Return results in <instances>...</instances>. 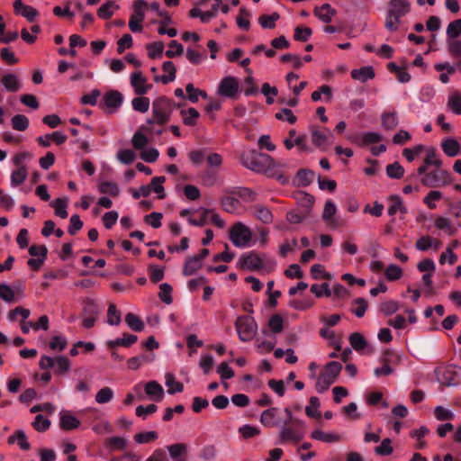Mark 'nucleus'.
Wrapping results in <instances>:
<instances>
[{"label": "nucleus", "mask_w": 461, "mask_h": 461, "mask_svg": "<svg viewBox=\"0 0 461 461\" xmlns=\"http://www.w3.org/2000/svg\"><path fill=\"white\" fill-rule=\"evenodd\" d=\"M447 108L456 114H461V93L454 91L448 95Z\"/></svg>", "instance_id": "nucleus-37"}, {"label": "nucleus", "mask_w": 461, "mask_h": 461, "mask_svg": "<svg viewBox=\"0 0 461 461\" xmlns=\"http://www.w3.org/2000/svg\"><path fill=\"white\" fill-rule=\"evenodd\" d=\"M240 162L245 167L256 173L266 174L268 176H276V167L277 165L268 154L249 150L240 156Z\"/></svg>", "instance_id": "nucleus-1"}, {"label": "nucleus", "mask_w": 461, "mask_h": 461, "mask_svg": "<svg viewBox=\"0 0 461 461\" xmlns=\"http://www.w3.org/2000/svg\"><path fill=\"white\" fill-rule=\"evenodd\" d=\"M131 104L135 111L144 113L149 111V99L140 95L132 99Z\"/></svg>", "instance_id": "nucleus-53"}, {"label": "nucleus", "mask_w": 461, "mask_h": 461, "mask_svg": "<svg viewBox=\"0 0 461 461\" xmlns=\"http://www.w3.org/2000/svg\"><path fill=\"white\" fill-rule=\"evenodd\" d=\"M280 19L278 13L274 12L272 14H262L258 18V23L264 29H274L276 27V22Z\"/></svg>", "instance_id": "nucleus-40"}, {"label": "nucleus", "mask_w": 461, "mask_h": 461, "mask_svg": "<svg viewBox=\"0 0 461 461\" xmlns=\"http://www.w3.org/2000/svg\"><path fill=\"white\" fill-rule=\"evenodd\" d=\"M145 393L155 401H161L164 396L163 387L156 381H149L145 384Z\"/></svg>", "instance_id": "nucleus-27"}, {"label": "nucleus", "mask_w": 461, "mask_h": 461, "mask_svg": "<svg viewBox=\"0 0 461 461\" xmlns=\"http://www.w3.org/2000/svg\"><path fill=\"white\" fill-rule=\"evenodd\" d=\"M80 426V420L73 416L69 411H63L60 412L59 427L63 430H72Z\"/></svg>", "instance_id": "nucleus-18"}, {"label": "nucleus", "mask_w": 461, "mask_h": 461, "mask_svg": "<svg viewBox=\"0 0 461 461\" xmlns=\"http://www.w3.org/2000/svg\"><path fill=\"white\" fill-rule=\"evenodd\" d=\"M313 14L318 17L322 23H329L332 18L337 14V11L331 7L330 4H323L321 6H316L313 9Z\"/></svg>", "instance_id": "nucleus-17"}, {"label": "nucleus", "mask_w": 461, "mask_h": 461, "mask_svg": "<svg viewBox=\"0 0 461 461\" xmlns=\"http://www.w3.org/2000/svg\"><path fill=\"white\" fill-rule=\"evenodd\" d=\"M203 267V262L195 256L189 257L184 265L183 275L189 276L194 275Z\"/></svg>", "instance_id": "nucleus-30"}, {"label": "nucleus", "mask_w": 461, "mask_h": 461, "mask_svg": "<svg viewBox=\"0 0 461 461\" xmlns=\"http://www.w3.org/2000/svg\"><path fill=\"white\" fill-rule=\"evenodd\" d=\"M229 237L235 247L245 248L249 246L251 240L252 232L244 223L236 222L230 228Z\"/></svg>", "instance_id": "nucleus-6"}, {"label": "nucleus", "mask_w": 461, "mask_h": 461, "mask_svg": "<svg viewBox=\"0 0 461 461\" xmlns=\"http://www.w3.org/2000/svg\"><path fill=\"white\" fill-rule=\"evenodd\" d=\"M411 5L407 0H391L389 2L388 14L401 18L410 12Z\"/></svg>", "instance_id": "nucleus-16"}, {"label": "nucleus", "mask_w": 461, "mask_h": 461, "mask_svg": "<svg viewBox=\"0 0 461 461\" xmlns=\"http://www.w3.org/2000/svg\"><path fill=\"white\" fill-rule=\"evenodd\" d=\"M84 312L86 314V316L84 317L82 325L86 329H90L95 325L96 321V316L98 313L97 306L93 303H89L85 306Z\"/></svg>", "instance_id": "nucleus-22"}, {"label": "nucleus", "mask_w": 461, "mask_h": 461, "mask_svg": "<svg viewBox=\"0 0 461 461\" xmlns=\"http://www.w3.org/2000/svg\"><path fill=\"white\" fill-rule=\"evenodd\" d=\"M235 327L241 341H250L258 331V325L251 316H240L235 321Z\"/></svg>", "instance_id": "nucleus-4"}, {"label": "nucleus", "mask_w": 461, "mask_h": 461, "mask_svg": "<svg viewBox=\"0 0 461 461\" xmlns=\"http://www.w3.org/2000/svg\"><path fill=\"white\" fill-rule=\"evenodd\" d=\"M384 276L388 281H396L402 276V270L400 267L391 264L385 269Z\"/></svg>", "instance_id": "nucleus-57"}, {"label": "nucleus", "mask_w": 461, "mask_h": 461, "mask_svg": "<svg viewBox=\"0 0 461 461\" xmlns=\"http://www.w3.org/2000/svg\"><path fill=\"white\" fill-rule=\"evenodd\" d=\"M341 369L342 365L337 361L327 363L317 378L315 384L316 391L319 393H322L327 391L330 386L335 383Z\"/></svg>", "instance_id": "nucleus-3"}, {"label": "nucleus", "mask_w": 461, "mask_h": 461, "mask_svg": "<svg viewBox=\"0 0 461 461\" xmlns=\"http://www.w3.org/2000/svg\"><path fill=\"white\" fill-rule=\"evenodd\" d=\"M452 178L448 171L436 168L421 177L420 183L427 187H440L451 184Z\"/></svg>", "instance_id": "nucleus-7"}, {"label": "nucleus", "mask_w": 461, "mask_h": 461, "mask_svg": "<svg viewBox=\"0 0 461 461\" xmlns=\"http://www.w3.org/2000/svg\"><path fill=\"white\" fill-rule=\"evenodd\" d=\"M119 6L113 1H107L102 5L97 10V15L101 19L108 20L113 14V9H118Z\"/></svg>", "instance_id": "nucleus-39"}, {"label": "nucleus", "mask_w": 461, "mask_h": 461, "mask_svg": "<svg viewBox=\"0 0 461 461\" xmlns=\"http://www.w3.org/2000/svg\"><path fill=\"white\" fill-rule=\"evenodd\" d=\"M284 423L285 426L280 431V438L282 441H294L297 443L303 439V433L300 430L301 427H287L288 421H285Z\"/></svg>", "instance_id": "nucleus-15"}, {"label": "nucleus", "mask_w": 461, "mask_h": 461, "mask_svg": "<svg viewBox=\"0 0 461 461\" xmlns=\"http://www.w3.org/2000/svg\"><path fill=\"white\" fill-rule=\"evenodd\" d=\"M98 189L101 194H109L113 197H117L120 194V188L114 182H102Z\"/></svg>", "instance_id": "nucleus-41"}, {"label": "nucleus", "mask_w": 461, "mask_h": 461, "mask_svg": "<svg viewBox=\"0 0 461 461\" xmlns=\"http://www.w3.org/2000/svg\"><path fill=\"white\" fill-rule=\"evenodd\" d=\"M113 397V391L110 387H104L95 395V402L99 404L109 402Z\"/></svg>", "instance_id": "nucleus-61"}, {"label": "nucleus", "mask_w": 461, "mask_h": 461, "mask_svg": "<svg viewBox=\"0 0 461 461\" xmlns=\"http://www.w3.org/2000/svg\"><path fill=\"white\" fill-rule=\"evenodd\" d=\"M386 174L390 178L400 179L404 175V168L398 162H393L386 166Z\"/></svg>", "instance_id": "nucleus-48"}, {"label": "nucleus", "mask_w": 461, "mask_h": 461, "mask_svg": "<svg viewBox=\"0 0 461 461\" xmlns=\"http://www.w3.org/2000/svg\"><path fill=\"white\" fill-rule=\"evenodd\" d=\"M461 34V19L451 22L447 28V35L455 39Z\"/></svg>", "instance_id": "nucleus-64"}, {"label": "nucleus", "mask_w": 461, "mask_h": 461, "mask_svg": "<svg viewBox=\"0 0 461 461\" xmlns=\"http://www.w3.org/2000/svg\"><path fill=\"white\" fill-rule=\"evenodd\" d=\"M131 85L138 95H143L149 92L152 85L147 84V79L140 71L135 72L131 76Z\"/></svg>", "instance_id": "nucleus-13"}, {"label": "nucleus", "mask_w": 461, "mask_h": 461, "mask_svg": "<svg viewBox=\"0 0 461 461\" xmlns=\"http://www.w3.org/2000/svg\"><path fill=\"white\" fill-rule=\"evenodd\" d=\"M172 286L167 283H163L159 285V299L166 304H171L173 302L172 298Z\"/></svg>", "instance_id": "nucleus-50"}, {"label": "nucleus", "mask_w": 461, "mask_h": 461, "mask_svg": "<svg viewBox=\"0 0 461 461\" xmlns=\"http://www.w3.org/2000/svg\"><path fill=\"white\" fill-rule=\"evenodd\" d=\"M239 91V81L233 77H224L218 87V94L229 98H233Z\"/></svg>", "instance_id": "nucleus-11"}, {"label": "nucleus", "mask_w": 461, "mask_h": 461, "mask_svg": "<svg viewBox=\"0 0 461 461\" xmlns=\"http://www.w3.org/2000/svg\"><path fill=\"white\" fill-rule=\"evenodd\" d=\"M158 435L156 431H145L137 433L134 435V440L138 444H147L149 442H153L158 439Z\"/></svg>", "instance_id": "nucleus-52"}, {"label": "nucleus", "mask_w": 461, "mask_h": 461, "mask_svg": "<svg viewBox=\"0 0 461 461\" xmlns=\"http://www.w3.org/2000/svg\"><path fill=\"white\" fill-rule=\"evenodd\" d=\"M162 69L167 75L160 76V80L163 84L173 82L176 78V68L172 61H165L162 65Z\"/></svg>", "instance_id": "nucleus-34"}, {"label": "nucleus", "mask_w": 461, "mask_h": 461, "mask_svg": "<svg viewBox=\"0 0 461 461\" xmlns=\"http://www.w3.org/2000/svg\"><path fill=\"white\" fill-rule=\"evenodd\" d=\"M441 149L447 157L460 155L461 144L454 138H447L441 142Z\"/></svg>", "instance_id": "nucleus-21"}, {"label": "nucleus", "mask_w": 461, "mask_h": 461, "mask_svg": "<svg viewBox=\"0 0 461 461\" xmlns=\"http://www.w3.org/2000/svg\"><path fill=\"white\" fill-rule=\"evenodd\" d=\"M311 139L313 145L322 150L328 149L331 143L332 133L330 130L324 131H320L317 127L312 126L310 129Z\"/></svg>", "instance_id": "nucleus-10"}, {"label": "nucleus", "mask_w": 461, "mask_h": 461, "mask_svg": "<svg viewBox=\"0 0 461 461\" xmlns=\"http://www.w3.org/2000/svg\"><path fill=\"white\" fill-rule=\"evenodd\" d=\"M173 461H186L187 446L184 443H176L167 447Z\"/></svg>", "instance_id": "nucleus-19"}, {"label": "nucleus", "mask_w": 461, "mask_h": 461, "mask_svg": "<svg viewBox=\"0 0 461 461\" xmlns=\"http://www.w3.org/2000/svg\"><path fill=\"white\" fill-rule=\"evenodd\" d=\"M141 131L148 132L149 128L146 125H141L140 130L132 136L131 143L136 149H142L149 143L148 138Z\"/></svg>", "instance_id": "nucleus-29"}, {"label": "nucleus", "mask_w": 461, "mask_h": 461, "mask_svg": "<svg viewBox=\"0 0 461 461\" xmlns=\"http://www.w3.org/2000/svg\"><path fill=\"white\" fill-rule=\"evenodd\" d=\"M180 114L183 119V122L186 126H195L197 120L200 117L199 112L195 108H188L187 110H182Z\"/></svg>", "instance_id": "nucleus-32"}, {"label": "nucleus", "mask_w": 461, "mask_h": 461, "mask_svg": "<svg viewBox=\"0 0 461 461\" xmlns=\"http://www.w3.org/2000/svg\"><path fill=\"white\" fill-rule=\"evenodd\" d=\"M389 199L391 201V205L388 208V214L390 216H393L397 212L403 214L407 212V208L403 204L402 200L399 195H391Z\"/></svg>", "instance_id": "nucleus-31"}, {"label": "nucleus", "mask_w": 461, "mask_h": 461, "mask_svg": "<svg viewBox=\"0 0 461 461\" xmlns=\"http://www.w3.org/2000/svg\"><path fill=\"white\" fill-rule=\"evenodd\" d=\"M12 127L14 130L23 131L28 129L29 127V120L28 118L23 114H16L14 115L12 120Z\"/></svg>", "instance_id": "nucleus-47"}, {"label": "nucleus", "mask_w": 461, "mask_h": 461, "mask_svg": "<svg viewBox=\"0 0 461 461\" xmlns=\"http://www.w3.org/2000/svg\"><path fill=\"white\" fill-rule=\"evenodd\" d=\"M311 437L313 439L331 443V442H337L339 440V437L337 434L332 433H326L320 429H315L312 432Z\"/></svg>", "instance_id": "nucleus-43"}, {"label": "nucleus", "mask_w": 461, "mask_h": 461, "mask_svg": "<svg viewBox=\"0 0 461 461\" xmlns=\"http://www.w3.org/2000/svg\"><path fill=\"white\" fill-rule=\"evenodd\" d=\"M176 104L166 96H159L152 103V118L147 121L148 124L164 125L169 122Z\"/></svg>", "instance_id": "nucleus-2"}, {"label": "nucleus", "mask_w": 461, "mask_h": 461, "mask_svg": "<svg viewBox=\"0 0 461 461\" xmlns=\"http://www.w3.org/2000/svg\"><path fill=\"white\" fill-rule=\"evenodd\" d=\"M443 194L441 192L437 190H431L428 193V194L424 197L423 203L430 209L433 210L437 207L435 201H439L442 199Z\"/></svg>", "instance_id": "nucleus-59"}, {"label": "nucleus", "mask_w": 461, "mask_h": 461, "mask_svg": "<svg viewBox=\"0 0 461 461\" xmlns=\"http://www.w3.org/2000/svg\"><path fill=\"white\" fill-rule=\"evenodd\" d=\"M166 384L168 387L167 393L169 394H174L176 393H181L184 390V385L180 382L175 380V377L171 374L167 375Z\"/></svg>", "instance_id": "nucleus-54"}, {"label": "nucleus", "mask_w": 461, "mask_h": 461, "mask_svg": "<svg viewBox=\"0 0 461 461\" xmlns=\"http://www.w3.org/2000/svg\"><path fill=\"white\" fill-rule=\"evenodd\" d=\"M240 267L249 270H258L264 267L263 258L255 252L243 254L238 262Z\"/></svg>", "instance_id": "nucleus-12"}, {"label": "nucleus", "mask_w": 461, "mask_h": 461, "mask_svg": "<svg viewBox=\"0 0 461 461\" xmlns=\"http://www.w3.org/2000/svg\"><path fill=\"white\" fill-rule=\"evenodd\" d=\"M312 33V31L310 27L297 26L294 29V39L297 41L305 42L310 39Z\"/></svg>", "instance_id": "nucleus-62"}, {"label": "nucleus", "mask_w": 461, "mask_h": 461, "mask_svg": "<svg viewBox=\"0 0 461 461\" xmlns=\"http://www.w3.org/2000/svg\"><path fill=\"white\" fill-rule=\"evenodd\" d=\"M337 208L335 203L328 200L325 203L323 212H322V219L329 222L332 227H337L338 225L335 222V220H333V216L336 214Z\"/></svg>", "instance_id": "nucleus-35"}, {"label": "nucleus", "mask_w": 461, "mask_h": 461, "mask_svg": "<svg viewBox=\"0 0 461 461\" xmlns=\"http://www.w3.org/2000/svg\"><path fill=\"white\" fill-rule=\"evenodd\" d=\"M148 4L144 0H138L133 4V12L129 21L130 30L133 32H140L142 31L141 23L145 18L144 7Z\"/></svg>", "instance_id": "nucleus-8"}, {"label": "nucleus", "mask_w": 461, "mask_h": 461, "mask_svg": "<svg viewBox=\"0 0 461 461\" xmlns=\"http://www.w3.org/2000/svg\"><path fill=\"white\" fill-rule=\"evenodd\" d=\"M39 366L42 370L54 368L57 375H64L70 369V360L66 356H59L51 357L49 356H42L39 362Z\"/></svg>", "instance_id": "nucleus-5"}, {"label": "nucleus", "mask_w": 461, "mask_h": 461, "mask_svg": "<svg viewBox=\"0 0 461 461\" xmlns=\"http://www.w3.org/2000/svg\"><path fill=\"white\" fill-rule=\"evenodd\" d=\"M225 193L229 194L237 195L238 197L243 199L245 202L248 203L255 201L257 196L256 193L253 190L242 186L234 187L231 190H226Z\"/></svg>", "instance_id": "nucleus-25"}, {"label": "nucleus", "mask_w": 461, "mask_h": 461, "mask_svg": "<svg viewBox=\"0 0 461 461\" xmlns=\"http://www.w3.org/2000/svg\"><path fill=\"white\" fill-rule=\"evenodd\" d=\"M309 402L310 405L306 406L305 408L306 415L310 418H319L321 416V413L318 411V408L320 407L319 398L316 396H312Z\"/></svg>", "instance_id": "nucleus-56"}, {"label": "nucleus", "mask_w": 461, "mask_h": 461, "mask_svg": "<svg viewBox=\"0 0 461 461\" xmlns=\"http://www.w3.org/2000/svg\"><path fill=\"white\" fill-rule=\"evenodd\" d=\"M352 305L356 306V308H353L351 311L358 318H361L365 315L368 307L366 300L362 297L355 299L352 303Z\"/></svg>", "instance_id": "nucleus-51"}, {"label": "nucleus", "mask_w": 461, "mask_h": 461, "mask_svg": "<svg viewBox=\"0 0 461 461\" xmlns=\"http://www.w3.org/2000/svg\"><path fill=\"white\" fill-rule=\"evenodd\" d=\"M349 343L356 351L363 350L367 345L366 339L358 332H354L349 336Z\"/></svg>", "instance_id": "nucleus-46"}, {"label": "nucleus", "mask_w": 461, "mask_h": 461, "mask_svg": "<svg viewBox=\"0 0 461 461\" xmlns=\"http://www.w3.org/2000/svg\"><path fill=\"white\" fill-rule=\"evenodd\" d=\"M7 441L9 444H14L16 442L20 448L23 450H29L31 448V445L27 440V437L23 430H17L14 434L8 438Z\"/></svg>", "instance_id": "nucleus-33"}, {"label": "nucleus", "mask_w": 461, "mask_h": 461, "mask_svg": "<svg viewBox=\"0 0 461 461\" xmlns=\"http://www.w3.org/2000/svg\"><path fill=\"white\" fill-rule=\"evenodd\" d=\"M14 9L16 14L23 16L31 23L33 22L39 14L34 7L26 5L22 0H15L14 2Z\"/></svg>", "instance_id": "nucleus-14"}, {"label": "nucleus", "mask_w": 461, "mask_h": 461, "mask_svg": "<svg viewBox=\"0 0 461 461\" xmlns=\"http://www.w3.org/2000/svg\"><path fill=\"white\" fill-rule=\"evenodd\" d=\"M107 323L115 326L121 323V312L113 303H111L107 310Z\"/></svg>", "instance_id": "nucleus-58"}, {"label": "nucleus", "mask_w": 461, "mask_h": 461, "mask_svg": "<svg viewBox=\"0 0 461 461\" xmlns=\"http://www.w3.org/2000/svg\"><path fill=\"white\" fill-rule=\"evenodd\" d=\"M17 169L14 170L11 174V184L14 186H17L23 184L28 175L26 166H16Z\"/></svg>", "instance_id": "nucleus-36"}, {"label": "nucleus", "mask_w": 461, "mask_h": 461, "mask_svg": "<svg viewBox=\"0 0 461 461\" xmlns=\"http://www.w3.org/2000/svg\"><path fill=\"white\" fill-rule=\"evenodd\" d=\"M32 427L39 432H45L50 427V420L41 414L36 415Z\"/></svg>", "instance_id": "nucleus-55"}, {"label": "nucleus", "mask_w": 461, "mask_h": 461, "mask_svg": "<svg viewBox=\"0 0 461 461\" xmlns=\"http://www.w3.org/2000/svg\"><path fill=\"white\" fill-rule=\"evenodd\" d=\"M147 50L150 59L161 57L164 50V43L162 41H154L147 45Z\"/></svg>", "instance_id": "nucleus-60"}, {"label": "nucleus", "mask_w": 461, "mask_h": 461, "mask_svg": "<svg viewBox=\"0 0 461 461\" xmlns=\"http://www.w3.org/2000/svg\"><path fill=\"white\" fill-rule=\"evenodd\" d=\"M424 162L426 165L434 166L436 168H440L443 165V161L437 156L433 148L427 150Z\"/></svg>", "instance_id": "nucleus-63"}, {"label": "nucleus", "mask_w": 461, "mask_h": 461, "mask_svg": "<svg viewBox=\"0 0 461 461\" xmlns=\"http://www.w3.org/2000/svg\"><path fill=\"white\" fill-rule=\"evenodd\" d=\"M166 181L165 176H154L150 181L151 191L158 194L159 199H164L166 196L163 183Z\"/></svg>", "instance_id": "nucleus-44"}, {"label": "nucleus", "mask_w": 461, "mask_h": 461, "mask_svg": "<svg viewBox=\"0 0 461 461\" xmlns=\"http://www.w3.org/2000/svg\"><path fill=\"white\" fill-rule=\"evenodd\" d=\"M276 408H269L266 411H264L261 413L260 421L263 425L267 427H273L276 426V422L274 421L276 416Z\"/></svg>", "instance_id": "nucleus-49"}, {"label": "nucleus", "mask_w": 461, "mask_h": 461, "mask_svg": "<svg viewBox=\"0 0 461 461\" xmlns=\"http://www.w3.org/2000/svg\"><path fill=\"white\" fill-rule=\"evenodd\" d=\"M253 211L254 216L263 223L270 224L273 222L274 216L267 207L262 204H256L253 206Z\"/></svg>", "instance_id": "nucleus-24"}, {"label": "nucleus", "mask_w": 461, "mask_h": 461, "mask_svg": "<svg viewBox=\"0 0 461 461\" xmlns=\"http://www.w3.org/2000/svg\"><path fill=\"white\" fill-rule=\"evenodd\" d=\"M123 100L122 95L117 90L106 92L100 103L102 109H107L108 113H113L122 105Z\"/></svg>", "instance_id": "nucleus-9"}, {"label": "nucleus", "mask_w": 461, "mask_h": 461, "mask_svg": "<svg viewBox=\"0 0 461 461\" xmlns=\"http://www.w3.org/2000/svg\"><path fill=\"white\" fill-rule=\"evenodd\" d=\"M125 322L134 331H141L144 329L143 321L138 315L132 312L126 314Z\"/></svg>", "instance_id": "nucleus-42"}, {"label": "nucleus", "mask_w": 461, "mask_h": 461, "mask_svg": "<svg viewBox=\"0 0 461 461\" xmlns=\"http://www.w3.org/2000/svg\"><path fill=\"white\" fill-rule=\"evenodd\" d=\"M51 205L54 208L57 216L62 219H66L68 217V201L66 199L57 198L55 201L52 202Z\"/></svg>", "instance_id": "nucleus-45"}, {"label": "nucleus", "mask_w": 461, "mask_h": 461, "mask_svg": "<svg viewBox=\"0 0 461 461\" xmlns=\"http://www.w3.org/2000/svg\"><path fill=\"white\" fill-rule=\"evenodd\" d=\"M0 82L7 91L12 93H15L21 88V83L17 76L13 73L5 74Z\"/></svg>", "instance_id": "nucleus-23"}, {"label": "nucleus", "mask_w": 461, "mask_h": 461, "mask_svg": "<svg viewBox=\"0 0 461 461\" xmlns=\"http://www.w3.org/2000/svg\"><path fill=\"white\" fill-rule=\"evenodd\" d=\"M382 125L386 130H393L398 124V116L396 112L384 113L381 117Z\"/></svg>", "instance_id": "nucleus-38"}, {"label": "nucleus", "mask_w": 461, "mask_h": 461, "mask_svg": "<svg viewBox=\"0 0 461 461\" xmlns=\"http://www.w3.org/2000/svg\"><path fill=\"white\" fill-rule=\"evenodd\" d=\"M233 195L234 194H227L221 198V208L229 213H235L240 207L239 199L235 198Z\"/></svg>", "instance_id": "nucleus-28"}, {"label": "nucleus", "mask_w": 461, "mask_h": 461, "mask_svg": "<svg viewBox=\"0 0 461 461\" xmlns=\"http://www.w3.org/2000/svg\"><path fill=\"white\" fill-rule=\"evenodd\" d=\"M67 140V136L60 131H54L50 134L40 136L37 138L38 143L42 147H50V141H54L57 145H61Z\"/></svg>", "instance_id": "nucleus-20"}, {"label": "nucleus", "mask_w": 461, "mask_h": 461, "mask_svg": "<svg viewBox=\"0 0 461 461\" xmlns=\"http://www.w3.org/2000/svg\"><path fill=\"white\" fill-rule=\"evenodd\" d=\"M375 76V74L372 67H362L359 69H353L351 71L352 78L363 83L373 79Z\"/></svg>", "instance_id": "nucleus-26"}]
</instances>
